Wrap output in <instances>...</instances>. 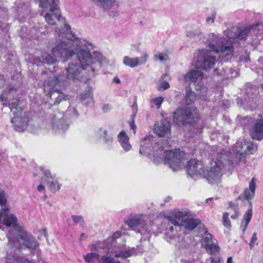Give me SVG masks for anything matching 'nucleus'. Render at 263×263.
Masks as SVG:
<instances>
[{"instance_id": "f257e3e1", "label": "nucleus", "mask_w": 263, "mask_h": 263, "mask_svg": "<svg viewBox=\"0 0 263 263\" xmlns=\"http://www.w3.org/2000/svg\"><path fill=\"white\" fill-rule=\"evenodd\" d=\"M49 25H56L58 21L64 27L63 30L58 27H55V31L59 39L57 42L55 47L52 49V53L54 57H51L46 52H42L41 57L36 56L33 63L37 65L42 63L48 65L56 62V58H58L64 62L66 60L75 55L74 61L70 63L66 69V74L68 79H76L83 71L87 70L86 73H93L95 69L92 65L96 62H99L101 66L105 65L108 63V61L99 51H94L93 54L90 53V48L93 45L84 39H80L71 32L70 27L65 18L62 16L60 9L41 13Z\"/></svg>"}, {"instance_id": "f03ea898", "label": "nucleus", "mask_w": 263, "mask_h": 263, "mask_svg": "<svg viewBox=\"0 0 263 263\" xmlns=\"http://www.w3.org/2000/svg\"><path fill=\"white\" fill-rule=\"evenodd\" d=\"M234 164L230 154H228L225 149L220 148L217 150L216 157L211 162L209 168L204 171L203 176L209 183H218L221 181L224 170L227 167L230 170Z\"/></svg>"}, {"instance_id": "7ed1b4c3", "label": "nucleus", "mask_w": 263, "mask_h": 263, "mask_svg": "<svg viewBox=\"0 0 263 263\" xmlns=\"http://www.w3.org/2000/svg\"><path fill=\"white\" fill-rule=\"evenodd\" d=\"M158 151V156L157 153L154 155V162L157 164L166 163L174 171L181 169L186 161L184 153L179 150L164 152L162 149H159Z\"/></svg>"}, {"instance_id": "20e7f679", "label": "nucleus", "mask_w": 263, "mask_h": 263, "mask_svg": "<svg viewBox=\"0 0 263 263\" xmlns=\"http://www.w3.org/2000/svg\"><path fill=\"white\" fill-rule=\"evenodd\" d=\"M166 219L176 228L184 227L189 230L194 229L199 222L198 219L191 218L190 211L187 210L175 211L167 217Z\"/></svg>"}, {"instance_id": "39448f33", "label": "nucleus", "mask_w": 263, "mask_h": 263, "mask_svg": "<svg viewBox=\"0 0 263 263\" xmlns=\"http://www.w3.org/2000/svg\"><path fill=\"white\" fill-rule=\"evenodd\" d=\"M18 104L19 101L17 99H13L9 103V108L12 114L11 121L16 131L22 132L27 127L29 119L26 113L18 107Z\"/></svg>"}, {"instance_id": "423d86ee", "label": "nucleus", "mask_w": 263, "mask_h": 263, "mask_svg": "<svg viewBox=\"0 0 263 263\" xmlns=\"http://www.w3.org/2000/svg\"><path fill=\"white\" fill-rule=\"evenodd\" d=\"M257 150V146L252 142H247L245 140L242 139L238 141L234 145L232 152H229L230 158L233 161L234 164H237L244 158L245 155L253 154Z\"/></svg>"}, {"instance_id": "0eeeda50", "label": "nucleus", "mask_w": 263, "mask_h": 263, "mask_svg": "<svg viewBox=\"0 0 263 263\" xmlns=\"http://www.w3.org/2000/svg\"><path fill=\"white\" fill-rule=\"evenodd\" d=\"M226 40L214 33H211L209 35L208 41L209 47L214 52L220 53L222 55L231 54L233 51V46L231 41H227Z\"/></svg>"}, {"instance_id": "6e6552de", "label": "nucleus", "mask_w": 263, "mask_h": 263, "mask_svg": "<svg viewBox=\"0 0 263 263\" xmlns=\"http://www.w3.org/2000/svg\"><path fill=\"white\" fill-rule=\"evenodd\" d=\"M0 223H3L7 227H12V229L9 231L7 234L8 239V246L9 247H17V242H15L13 238L17 233V228H23L17 223V219L13 214H8L4 212L0 213Z\"/></svg>"}, {"instance_id": "1a4fd4ad", "label": "nucleus", "mask_w": 263, "mask_h": 263, "mask_svg": "<svg viewBox=\"0 0 263 263\" xmlns=\"http://www.w3.org/2000/svg\"><path fill=\"white\" fill-rule=\"evenodd\" d=\"M17 233L13 238V240L15 242H17L18 246L17 247H10L18 249L21 245V240L22 244L25 246L26 248L30 249V250H36L39 247V243L36 240L35 238L31 234L28 233L25 230L24 228H17Z\"/></svg>"}, {"instance_id": "9d476101", "label": "nucleus", "mask_w": 263, "mask_h": 263, "mask_svg": "<svg viewBox=\"0 0 263 263\" xmlns=\"http://www.w3.org/2000/svg\"><path fill=\"white\" fill-rule=\"evenodd\" d=\"M162 148L155 142L154 137L152 135H149L145 137L141 142L139 153L141 155L147 154L149 158L154 161V155L157 153L159 155V149Z\"/></svg>"}, {"instance_id": "9b49d317", "label": "nucleus", "mask_w": 263, "mask_h": 263, "mask_svg": "<svg viewBox=\"0 0 263 263\" xmlns=\"http://www.w3.org/2000/svg\"><path fill=\"white\" fill-rule=\"evenodd\" d=\"M197 117L195 109L185 108L178 109L173 116L174 121L179 125H184L192 122Z\"/></svg>"}, {"instance_id": "f8f14e48", "label": "nucleus", "mask_w": 263, "mask_h": 263, "mask_svg": "<svg viewBox=\"0 0 263 263\" xmlns=\"http://www.w3.org/2000/svg\"><path fill=\"white\" fill-rule=\"evenodd\" d=\"M215 58L211 55L206 50L199 51L195 66L198 69H208L211 68L215 63Z\"/></svg>"}, {"instance_id": "ddd939ff", "label": "nucleus", "mask_w": 263, "mask_h": 263, "mask_svg": "<svg viewBox=\"0 0 263 263\" xmlns=\"http://www.w3.org/2000/svg\"><path fill=\"white\" fill-rule=\"evenodd\" d=\"M126 223L130 228H138L139 232L145 236V238L149 237V234L147 231L148 226L146 222L145 217L143 215H135L130 217L125 221Z\"/></svg>"}, {"instance_id": "4468645a", "label": "nucleus", "mask_w": 263, "mask_h": 263, "mask_svg": "<svg viewBox=\"0 0 263 263\" xmlns=\"http://www.w3.org/2000/svg\"><path fill=\"white\" fill-rule=\"evenodd\" d=\"M203 77V72L200 70H192L185 74L184 80L186 82L194 83L196 90H201L202 92L205 93L206 92L207 88L201 82Z\"/></svg>"}, {"instance_id": "2eb2a0df", "label": "nucleus", "mask_w": 263, "mask_h": 263, "mask_svg": "<svg viewBox=\"0 0 263 263\" xmlns=\"http://www.w3.org/2000/svg\"><path fill=\"white\" fill-rule=\"evenodd\" d=\"M204 171L203 164L202 162L196 159H191L187 162V174L194 179L202 177Z\"/></svg>"}, {"instance_id": "dca6fc26", "label": "nucleus", "mask_w": 263, "mask_h": 263, "mask_svg": "<svg viewBox=\"0 0 263 263\" xmlns=\"http://www.w3.org/2000/svg\"><path fill=\"white\" fill-rule=\"evenodd\" d=\"M155 133L159 137L169 138L171 135V128L170 122L163 119L161 122L155 124Z\"/></svg>"}, {"instance_id": "f3484780", "label": "nucleus", "mask_w": 263, "mask_h": 263, "mask_svg": "<svg viewBox=\"0 0 263 263\" xmlns=\"http://www.w3.org/2000/svg\"><path fill=\"white\" fill-rule=\"evenodd\" d=\"M39 7L41 8V13L60 9L54 0H40Z\"/></svg>"}, {"instance_id": "a211bd4d", "label": "nucleus", "mask_w": 263, "mask_h": 263, "mask_svg": "<svg viewBox=\"0 0 263 263\" xmlns=\"http://www.w3.org/2000/svg\"><path fill=\"white\" fill-rule=\"evenodd\" d=\"M250 134L253 139L261 140L263 138L262 119H260L256 121L252 127Z\"/></svg>"}, {"instance_id": "6ab92c4d", "label": "nucleus", "mask_w": 263, "mask_h": 263, "mask_svg": "<svg viewBox=\"0 0 263 263\" xmlns=\"http://www.w3.org/2000/svg\"><path fill=\"white\" fill-rule=\"evenodd\" d=\"M52 126L54 130H61L64 131L68 127V124L63 119L62 114L56 115L52 120Z\"/></svg>"}, {"instance_id": "aec40b11", "label": "nucleus", "mask_w": 263, "mask_h": 263, "mask_svg": "<svg viewBox=\"0 0 263 263\" xmlns=\"http://www.w3.org/2000/svg\"><path fill=\"white\" fill-rule=\"evenodd\" d=\"M199 90L200 92L197 94H195L194 92L191 90L186 91L185 102L187 104H191L196 100H205L206 99L207 92L203 93L201 90Z\"/></svg>"}, {"instance_id": "412c9836", "label": "nucleus", "mask_w": 263, "mask_h": 263, "mask_svg": "<svg viewBox=\"0 0 263 263\" xmlns=\"http://www.w3.org/2000/svg\"><path fill=\"white\" fill-rule=\"evenodd\" d=\"M260 25V24H257L255 25L248 27L238 28L236 29V32L234 33V35L229 36L230 37H236V39L241 40L246 38L251 30Z\"/></svg>"}, {"instance_id": "4be33fe9", "label": "nucleus", "mask_w": 263, "mask_h": 263, "mask_svg": "<svg viewBox=\"0 0 263 263\" xmlns=\"http://www.w3.org/2000/svg\"><path fill=\"white\" fill-rule=\"evenodd\" d=\"M118 139L121 147L125 151H129L132 146L129 142V137L124 131H121L118 135Z\"/></svg>"}, {"instance_id": "5701e85b", "label": "nucleus", "mask_w": 263, "mask_h": 263, "mask_svg": "<svg viewBox=\"0 0 263 263\" xmlns=\"http://www.w3.org/2000/svg\"><path fill=\"white\" fill-rule=\"evenodd\" d=\"M135 254V251L134 248L128 249L127 250L120 249V250L115 251L113 253V255L115 257H120L122 258H126Z\"/></svg>"}, {"instance_id": "b1692460", "label": "nucleus", "mask_w": 263, "mask_h": 263, "mask_svg": "<svg viewBox=\"0 0 263 263\" xmlns=\"http://www.w3.org/2000/svg\"><path fill=\"white\" fill-rule=\"evenodd\" d=\"M59 82V78L54 76L53 79L48 80L47 82L45 83L44 89L46 91H48L51 95V92L55 91L54 87L58 84Z\"/></svg>"}, {"instance_id": "393cba45", "label": "nucleus", "mask_w": 263, "mask_h": 263, "mask_svg": "<svg viewBox=\"0 0 263 263\" xmlns=\"http://www.w3.org/2000/svg\"><path fill=\"white\" fill-rule=\"evenodd\" d=\"M123 63L128 67L134 68L139 65V58L138 57L130 58L125 56L123 59Z\"/></svg>"}, {"instance_id": "a878e982", "label": "nucleus", "mask_w": 263, "mask_h": 263, "mask_svg": "<svg viewBox=\"0 0 263 263\" xmlns=\"http://www.w3.org/2000/svg\"><path fill=\"white\" fill-rule=\"evenodd\" d=\"M255 190V179L253 178L249 184V189H246L244 192L245 198L249 200L254 196Z\"/></svg>"}, {"instance_id": "bb28decb", "label": "nucleus", "mask_w": 263, "mask_h": 263, "mask_svg": "<svg viewBox=\"0 0 263 263\" xmlns=\"http://www.w3.org/2000/svg\"><path fill=\"white\" fill-rule=\"evenodd\" d=\"M17 91V89L16 87L8 85L2 95V101H4L3 98L5 97L7 99H11V97H13L15 95Z\"/></svg>"}, {"instance_id": "cd10ccee", "label": "nucleus", "mask_w": 263, "mask_h": 263, "mask_svg": "<svg viewBox=\"0 0 263 263\" xmlns=\"http://www.w3.org/2000/svg\"><path fill=\"white\" fill-rule=\"evenodd\" d=\"M7 200V196L6 193L3 191H0V204L2 211L4 212L8 211L9 210Z\"/></svg>"}, {"instance_id": "c85d7f7f", "label": "nucleus", "mask_w": 263, "mask_h": 263, "mask_svg": "<svg viewBox=\"0 0 263 263\" xmlns=\"http://www.w3.org/2000/svg\"><path fill=\"white\" fill-rule=\"evenodd\" d=\"M84 259L86 263H96L100 259V255L96 253H89L84 256Z\"/></svg>"}, {"instance_id": "c756f323", "label": "nucleus", "mask_w": 263, "mask_h": 263, "mask_svg": "<svg viewBox=\"0 0 263 263\" xmlns=\"http://www.w3.org/2000/svg\"><path fill=\"white\" fill-rule=\"evenodd\" d=\"M99 134L101 136H103L104 138L105 143L107 146L110 147L112 145L113 139L111 136L107 135V130L104 128H100L99 129Z\"/></svg>"}, {"instance_id": "7c9ffc66", "label": "nucleus", "mask_w": 263, "mask_h": 263, "mask_svg": "<svg viewBox=\"0 0 263 263\" xmlns=\"http://www.w3.org/2000/svg\"><path fill=\"white\" fill-rule=\"evenodd\" d=\"M92 2L98 3L104 9H110L115 3L116 0H91Z\"/></svg>"}, {"instance_id": "2f4dec72", "label": "nucleus", "mask_w": 263, "mask_h": 263, "mask_svg": "<svg viewBox=\"0 0 263 263\" xmlns=\"http://www.w3.org/2000/svg\"><path fill=\"white\" fill-rule=\"evenodd\" d=\"M80 99L86 104L91 103L93 101V95L91 91L89 90L86 93H82L80 95Z\"/></svg>"}, {"instance_id": "473e14b6", "label": "nucleus", "mask_w": 263, "mask_h": 263, "mask_svg": "<svg viewBox=\"0 0 263 263\" xmlns=\"http://www.w3.org/2000/svg\"><path fill=\"white\" fill-rule=\"evenodd\" d=\"M204 248L206 250V252L211 255L214 254L216 252H218L219 251V247L217 242L211 245L209 244Z\"/></svg>"}, {"instance_id": "72a5a7b5", "label": "nucleus", "mask_w": 263, "mask_h": 263, "mask_svg": "<svg viewBox=\"0 0 263 263\" xmlns=\"http://www.w3.org/2000/svg\"><path fill=\"white\" fill-rule=\"evenodd\" d=\"M202 34L201 31L198 28H192L186 30V35L190 38H194L199 36Z\"/></svg>"}, {"instance_id": "f704fd0d", "label": "nucleus", "mask_w": 263, "mask_h": 263, "mask_svg": "<svg viewBox=\"0 0 263 263\" xmlns=\"http://www.w3.org/2000/svg\"><path fill=\"white\" fill-rule=\"evenodd\" d=\"M47 184L50 190L52 192L58 191L61 188V184L58 181H48Z\"/></svg>"}, {"instance_id": "c9c22d12", "label": "nucleus", "mask_w": 263, "mask_h": 263, "mask_svg": "<svg viewBox=\"0 0 263 263\" xmlns=\"http://www.w3.org/2000/svg\"><path fill=\"white\" fill-rule=\"evenodd\" d=\"M71 219L73 220L74 224H79L82 227H84L85 225L83 217L81 215H73L71 216Z\"/></svg>"}, {"instance_id": "e433bc0d", "label": "nucleus", "mask_w": 263, "mask_h": 263, "mask_svg": "<svg viewBox=\"0 0 263 263\" xmlns=\"http://www.w3.org/2000/svg\"><path fill=\"white\" fill-rule=\"evenodd\" d=\"M164 101V98L162 97H158L154 98L151 100L150 103L152 106H156L157 109H159L161 107V104Z\"/></svg>"}, {"instance_id": "4c0bfd02", "label": "nucleus", "mask_w": 263, "mask_h": 263, "mask_svg": "<svg viewBox=\"0 0 263 263\" xmlns=\"http://www.w3.org/2000/svg\"><path fill=\"white\" fill-rule=\"evenodd\" d=\"M252 211L249 210L247 211V212L246 213V214L244 215V217H243L244 220L242 221V223H243L245 221V226L243 229V232L245 231L247 227L248 224H249V223L251 220V218L252 217Z\"/></svg>"}, {"instance_id": "58836bf2", "label": "nucleus", "mask_w": 263, "mask_h": 263, "mask_svg": "<svg viewBox=\"0 0 263 263\" xmlns=\"http://www.w3.org/2000/svg\"><path fill=\"white\" fill-rule=\"evenodd\" d=\"M215 242H216L213 241L212 235L210 234H207L203 240L202 246L204 247L209 244L211 245Z\"/></svg>"}, {"instance_id": "ea45409f", "label": "nucleus", "mask_w": 263, "mask_h": 263, "mask_svg": "<svg viewBox=\"0 0 263 263\" xmlns=\"http://www.w3.org/2000/svg\"><path fill=\"white\" fill-rule=\"evenodd\" d=\"M229 214L224 213L222 216V222L224 226L227 228H230L231 227L230 221L229 219Z\"/></svg>"}, {"instance_id": "a19ab883", "label": "nucleus", "mask_w": 263, "mask_h": 263, "mask_svg": "<svg viewBox=\"0 0 263 263\" xmlns=\"http://www.w3.org/2000/svg\"><path fill=\"white\" fill-rule=\"evenodd\" d=\"M234 71H232L231 69L226 68L223 70V72L221 75H223L224 78H229L233 77H235L236 74V72H235V74H233Z\"/></svg>"}, {"instance_id": "79ce46f5", "label": "nucleus", "mask_w": 263, "mask_h": 263, "mask_svg": "<svg viewBox=\"0 0 263 263\" xmlns=\"http://www.w3.org/2000/svg\"><path fill=\"white\" fill-rule=\"evenodd\" d=\"M98 263H115V259L112 257L103 256L99 260Z\"/></svg>"}, {"instance_id": "37998d69", "label": "nucleus", "mask_w": 263, "mask_h": 263, "mask_svg": "<svg viewBox=\"0 0 263 263\" xmlns=\"http://www.w3.org/2000/svg\"><path fill=\"white\" fill-rule=\"evenodd\" d=\"M7 263H32L31 261L28 260V259H22L21 258H14L11 261V259H9Z\"/></svg>"}, {"instance_id": "c03bdc74", "label": "nucleus", "mask_w": 263, "mask_h": 263, "mask_svg": "<svg viewBox=\"0 0 263 263\" xmlns=\"http://www.w3.org/2000/svg\"><path fill=\"white\" fill-rule=\"evenodd\" d=\"M154 59L156 61L159 60L161 62H164L168 60V55L166 54L159 53L155 55Z\"/></svg>"}, {"instance_id": "a18cd8bd", "label": "nucleus", "mask_w": 263, "mask_h": 263, "mask_svg": "<svg viewBox=\"0 0 263 263\" xmlns=\"http://www.w3.org/2000/svg\"><path fill=\"white\" fill-rule=\"evenodd\" d=\"M170 87L169 83L166 81L162 82L158 87L159 90H164Z\"/></svg>"}, {"instance_id": "49530a36", "label": "nucleus", "mask_w": 263, "mask_h": 263, "mask_svg": "<svg viewBox=\"0 0 263 263\" xmlns=\"http://www.w3.org/2000/svg\"><path fill=\"white\" fill-rule=\"evenodd\" d=\"M148 56L147 53H144L143 55L139 58V65L145 64L147 61Z\"/></svg>"}, {"instance_id": "de8ad7c7", "label": "nucleus", "mask_w": 263, "mask_h": 263, "mask_svg": "<svg viewBox=\"0 0 263 263\" xmlns=\"http://www.w3.org/2000/svg\"><path fill=\"white\" fill-rule=\"evenodd\" d=\"M233 30H234V29L233 28ZM224 32L225 35L227 36L228 38L230 39H236V37H230L229 36L234 35V33L236 32V29H235V30H231L230 29H228L226 31H225Z\"/></svg>"}, {"instance_id": "09e8293b", "label": "nucleus", "mask_w": 263, "mask_h": 263, "mask_svg": "<svg viewBox=\"0 0 263 263\" xmlns=\"http://www.w3.org/2000/svg\"><path fill=\"white\" fill-rule=\"evenodd\" d=\"M58 94L59 95L57 97L54 104H58L60 103V100H61L62 99H64L66 97V96L62 93H58Z\"/></svg>"}, {"instance_id": "8fccbe9b", "label": "nucleus", "mask_w": 263, "mask_h": 263, "mask_svg": "<svg viewBox=\"0 0 263 263\" xmlns=\"http://www.w3.org/2000/svg\"><path fill=\"white\" fill-rule=\"evenodd\" d=\"M256 240H257L256 234L255 233H254L251 237V241H250V243L251 247H253L254 246Z\"/></svg>"}, {"instance_id": "3c124183", "label": "nucleus", "mask_w": 263, "mask_h": 263, "mask_svg": "<svg viewBox=\"0 0 263 263\" xmlns=\"http://www.w3.org/2000/svg\"><path fill=\"white\" fill-rule=\"evenodd\" d=\"M6 85V79L3 75L0 74V88H3Z\"/></svg>"}, {"instance_id": "603ef678", "label": "nucleus", "mask_w": 263, "mask_h": 263, "mask_svg": "<svg viewBox=\"0 0 263 263\" xmlns=\"http://www.w3.org/2000/svg\"><path fill=\"white\" fill-rule=\"evenodd\" d=\"M111 109V106L109 104H105L102 106V110L104 112H107Z\"/></svg>"}, {"instance_id": "864d4df0", "label": "nucleus", "mask_w": 263, "mask_h": 263, "mask_svg": "<svg viewBox=\"0 0 263 263\" xmlns=\"http://www.w3.org/2000/svg\"><path fill=\"white\" fill-rule=\"evenodd\" d=\"M215 16L214 14L208 16L206 19V22L208 23H213L214 22Z\"/></svg>"}, {"instance_id": "5fc2aeb1", "label": "nucleus", "mask_w": 263, "mask_h": 263, "mask_svg": "<svg viewBox=\"0 0 263 263\" xmlns=\"http://www.w3.org/2000/svg\"><path fill=\"white\" fill-rule=\"evenodd\" d=\"M210 259L211 263H222V259L220 258H214L213 257H211Z\"/></svg>"}, {"instance_id": "6e6d98bb", "label": "nucleus", "mask_w": 263, "mask_h": 263, "mask_svg": "<svg viewBox=\"0 0 263 263\" xmlns=\"http://www.w3.org/2000/svg\"><path fill=\"white\" fill-rule=\"evenodd\" d=\"M44 174L45 176L48 178H52V176L51 175V173L48 170L44 171Z\"/></svg>"}, {"instance_id": "4d7b16f0", "label": "nucleus", "mask_w": 263, "mask_h": 263, "mask_svg": "<svg viewBox=\"0 0 263 263\" xmlns=\"http://www.w3.org/2000/svg\"><path fill=\"white\" fill-rule=\"evenodd\" d=\"M79 115L78 111L74 108H72V116L74 117H77Z\"/></svg>"}, {"instance_id": "13d9d810", "label": "nucleus", "mask_w": 263, "mask_h": 263, "mask_svg": "<svg viewBox=\"0 0 263 263\" xmlns=\"http://www.w3.org/2000/svg\"><path fill=\"white\" fill-rule=\"evenodd\" d=\"M130 125L131 128L134 130V133H136V126L134 122V121L131 122L130 123Z\"/></svg>"}, {"instance_id": "bf43d9fd", "label": "nucleus", "mask_w": 263, "mask_h": 263, "mask_svg": "<svg viewBox=\"0 0 263 263\" xmlns=\"http://www.w3.org/2000/svg\"><path fill=\"white\" fill-rule=\"evenodd\" d=\"M44 189H45V186L42 184H40L37 186V190H38V191H39L40 192H44Z\"/></svg>"}, {"instance_id": "052dcab7", "label": "nucleus", "mask_w": 263, "mask_h": 263, "mask_svg": "<svg viewBox=\"0 0 263 263\" xmlns=\"http://www.w3.org/2000/svg\"><path fill=\"white\" fill-rule=\"evenodd\" d=\"M121 236L120 232H116L113 235V238L114 239H117L119 238Z\"/></svg>"}, {"instance_id": "680f3d73", "label": "nucleus", "mask_w": 263, "mask_h": 263, "mask_svg": "<svg viewBox=\"0 0 263 263\" xmlns=\"http://www.w3.org/2000/svg\"><path fill=\"white\" fill-rule=\"evenodd\" d=\"M238 213L236 211L235 214L232 215L231 216V218L235 219L237 218L238 217Z\"/></svg>"}, {"instance_id": "e2e57ef3", "label": "nucleus", "mask_w": 263, "mask_h": 263, "mask_svg": "<svg viewBox=\"0 0 263 263\" xmlns=\"http://www.w3.org/2000/svg\"><path fill=\"white\" fill-rule=\"evenodd\" d=\"M227 263H233V259L231 257H229L228 258Z\"/></svg>"}, {"instance_id": "0e129e2a", "label": "nucleus", "mask_w": 263, "mask_h": 263, "mask_svg": "<svg viewBox=\"0 0 263 263\" xmlns=\"http://www.w3.org/2000/svg\"><path fill=\"white\" fill-rule=\"evenodd\" d=\"M137 107H138L137 104L136 102H135L133 105V108L135 109L136 110H137Z\"/></svg>"}, {"instance_id": "69168bd1", "label": "nucleus", "mask_w": 263, "mask_h": 263, "mask_svg": "<svg viewBox=\"0 0 263 263\" xmlns=\"http://www.w3.org/2000/svg\"><path fill=\"white\" fill-rule=\"evenodd\" d=\"M84 237L86 238L87 236L85 234L82 233L80 236V239H82Z\"/></svg>"}, {"instance_id": "338daca9", "label": "nucleus", "mask_w": 263, "mask_h": 263, "mask_svg": "<svg viewBox=\"0 0 263 263\" xmlns=\"http://www.w3.org/2000/svg\"><path fill=\"white\" fill-rule=\"evenodd\" d=\"M114 81L118 83H120V80H119V78H115L114 79Z\"/></svg>"}, {"instance_id": "774afa93", "label": "nucleus", "mask_w": 263, "mask_h": 263, "mask_svg": "<svg viewBox=\"0 0 263 263\" xmlns=\"http://www.w3.org/2000/svg\"><path fill=\"white\" fill-rule=\"evenodd\" d=\"M168 230L171 232H172L174 230V228L173 226H170L168 228Z\"/></svg>"}]
</instances>
